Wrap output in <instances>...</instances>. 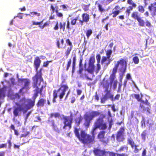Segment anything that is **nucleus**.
I'll use <instances>...</instances> for the list:
<instances>
[{"label": "nucleus", "instance_id": "nucleus-56", "mask_svg": "<svg viewBox=\"0 0 156 156\" xmlns=\"http://www.w3.org/2000/svg\"><path fill=\"white\" fill-rule=\"evenodd\" d=\"M13 121L16 124L18 125V126H20L21 124L20 122L15 119V117L13 118L12 119Z\"/></svg>", "mask_w": 156, "mask_h": 156}, {"label": "nucleus", "instance_id": "nucleus-12", "mask_svg": "<svg viewBox=\"0 0 156 156\" xmlns=\"http://www.w3.org/2000/svg\"><path fill=\"white\" fill-rule=\"evenodd\" d=\"M125 129L123 127H120L116 134V140L119 142H122L124 140V136Z\"/></svg>", "mask_w": 156, "mask_h": 156}, {"label": "nucleus", "instance_id": "nucleus-62", "mask_svg": "<svg viewBox=\"0 0 156 156\" xmlns=\"http://www.w3.org/2000/svg\"><path fill=\"white\" fill-rule=\"evenodd\" d=\"M147 151L145 149H144L142 153V156H146V155Z\"/></svg>", "mask_w": 156, "mask_h": 156}, {"label": "nucleus", "instance_id": "nucleus-57", "mask_svg": "<svg viewBox=\"0 0 156 156\" xmlns=\"http://www.w3.org/2000/svg\"><path fill=\"white\" fill-rule=\"evenodd\" d=\"M97 69H96V73H97L101 69V65L100 64V63H97Z\"/></svg>", "mask_w": 156, "mask_h": 156}, {"label": "nucleus", "instance_id": "nucleus-53", "mask_svg": "<svg viewBox=\"0 0 156 156\" xmlns=\"http://www.w3.org/2000/svg\"><path fill=\"white\" fill-rule=\"evenodd\" d=\"M135 98L139 101L142 98H140V95L139 94H134L133 95Z\"/></svg>", "mask_w": 156, "mask_h": 156}, {"label": "nucleus", "instance_id": "nucleus-18", "mask_svg": "<svg viewBox=\"0 0 156 156\" xmlns=\"http://www.w3.org/2000/svg\"><path fill=\"white\" fill-rule=\"evenodd\" d=\"M113 74V72H112V73L110 74L109 80L110 84L112 85L113 84V89L114 90H115L117 87L118 82L117 80H115V79L116 78V73H115V74Z\"/></svg>", "mask_w": 156, "mask_h": 156}, {"label": "nucleus", "instance_id": "nucleus-52", "mask_svg": "<svg viewBox=\"0 0 156 156\" xmlns=\"http://www.w3.org/2000/svg\"><path fill=\"white\" fill-rule=\"evenodd\" d=\"M52 60L47 61L46 62H44L43 63V66L44 67H47L50 62H52Z\"/></svg>", "mask_w": 156, "mask_h": 156}, {"label": "nucleus", "instance_id": "nucleus-35", "mask_svg": "<svg viewBox=\"0 0 156 156\" xmlns=\"http://www.w3.org/2000/svg\"><path fill=\"white\" fill-rule=\"evenodd\" d=\"M138 11L139 12L143 13L145 11L144 7L141 5H139L137 7Z\"/></svg>", "mask_w": 156, "mask_h": 156}, {"label": "nucleus", "instance_id": "nucleus-41", "mask_svg": "<svg viewBox=\"0 0 156 156\" xmlns=\"http://www.w3.org/2000/svg\"><path fill=\"white\" fill-rule=\"evenodd\" d=\"M152 16L154 17L156 15V6L151 9V10H149Z\"/></svg>", "mask_w": 156, "mask_h": 156}, {"label": "nucleus", "instance_id": "nucleus-27", "mask_svg": "<svg viewBox=\"0 0 156 156\" xmlns=\"http://www.w3.org/2000/svg\"><path fill=\"white\" fill-rule=\"evenodd\" d=\"M27 129L25 128H23L22 129V133H24L25 132L26 133L21 134L20 136V138L22 137H26L29 136L30 134V132L29 131H27Z\"/></svg>", "mask_w": 156, "mask_h": 156}, {"label": "nucleus", "instance_id": "nucleus-39", "mask_svg": "<svg viewBox=\"0 0 156 156\" xmlns=\"http://www.w3.org/2000/svg\"><path fill=\"white\" fill-rule=\"evenodd\" d=\"M30 16L34 17L35 15L37 16H40L41 15V14L40 13L37 12H30V14H29Z\"/></svg>", "mask_w": 156, "mask_h": 156}, {"label": "nucleus", "instance_id": "nucleus-5", "mask_svg": "<svg viewBox=\"0 0 156 156\" xmlns=\"http://www.w3.org/2000/svg\"><path fill=\"white\" fill-rule=\"evenodd\" d=\"M127 60L128 58H126L125 59H122L117 62L116 64L115 65L112 69V72H113V74L116 73L119 65L121 66V69L122 68H123V69L122 71V73L123 74L125 73L126 69Z\"/></svg>", "mask_w": 156, "mask_h": 156}, {"label": "nucleus", "instance_id": "nucleus-29", "mask_svg": "<svg viewBox=\"0 0 156 156\" xmlns=\"http://www.w3.org/2000/svg\"><path fill=\"white\" fill-rule=\"evenodd\" d=\"M76 55L75 53L73 54V61L72 63V72L74 73L75 70V66L76 64Z\"/></svg>", "mask_w": 156, "mask_h": 156}, {"label": "nucleus", "instance_id": "nucleus-49", "mask_svg": "<svg viewBox=\"0 0 156 156\" xmlns=\"http://www.w3.org/2000/svg\"><path fill=\"white\" fill-rule=\"evenodd\" d=\"M139 101L142 104H144L145 105H147L148 106H150V103L149 102L148 100L147 99H146L145 101H144L143 100H142V98H141L140 99V100Z\"/></svg>", "mask_w": 156, "mask_h": 156}, {"label": "nucleus", "instance_id": "nucleus-55", "mask_svg": "<svg viewBox=\"0 0 156 156\" xmlns=\"http://www.w3.org/2000/svg\"><path fill=\"white\" fill-rule=\"evenodd\" d=\"M107 98V97L104 96L103 97L101 98V102L102 103H105Z\"/></svg>", "mask_w": 156, "mask_h": 156}, {"label": "nucleus", "instance_id": "nucleus-19", "mask_svg": "<svg viewBox=\"0 0 156 156\" xmlns=\"http://www.w3.org/2000/svg\"><path fill=\"white\" fill-rule=\"evenodd\" d=\"M106 132L105 131H102L99 132L98 135V138L100 139V140L104 144H106L108 142V139L105 140V137Z\"/></svg>", "mask_w": 156, "mask_h": 156}, {"label": "nucleus", "instance_id": "nucleus-34", "mask_svg": "<svg viewBox=\"0 0 156 156\" xmlns=\"http://www.w3.org/2000/svg\"><path fill=\"white\" fill-rule=\"evenodd\" d=\"M51 126H52V128L55 131L58 130V129L57 126L55 124L54 121L52 120L51 121Z\"/></svg>", "mask_w": 156, "mask_h": 156}, {"label": "nucleus", "instance_id": "nucleus-32", "mask_svg": "<svg viewBox=\"0 0 156 156\" xmlns=\"http://www.w3.org/2000/svg\"><path fill=\"white\" fill-rule=\"evenodd\" d=\"M80 77L83 79L86 78L87 80H92V79L89 77L87 74L86 73H82V74H80Z\"/></svg>", "mask_w": 156, "mask_h": 156}, {"label": "nucleus", "instance_id": "nucleus-31", "mask_svg": "<svg viewBox=\"0 0 156 156\" xmlns=\"http://www.w3.org/2000/svg\"><path fill=\"white\" fill-rule=\"evenodd\" d=\"M50 21L49 20L46 21L42 26L39 25V27L41 29H43L45 27L49 26L50 25Z\"/></svg>", "mask_w": 156, "mask_h": 156}, {"label": "nucleus", "instance_id": "nucleus-22", "mask_svg": "<svg viewBox=\"0 0 156 156\" xmlns=\"http://www.w3.org/2000/svg\"><path fill=\"white\" fill-rule=\"evenodd\" d=\"M7 143L2 144H0V148H8L10 149L11 148L12 143L11 142V138L8 139L7 140Z\"/></svg>", "mask_w": 156, "mask_h": 156}, {"label": "nucleus", "instance_id": "nucleus-28", "mask_svg": "<svg viewBox=\"0 0 156 156\" xmlns=\"http://www.w3.org/2000/svg\"><path fill=\"white\" fill-rule=\"evenodd\" d=\"M139 107L142 109L143 112L146 111L147 113L148 114L150 113V109L148 107L146 108L143 105L141 104H140Z\"/></svg>", "mask_w": 156, "mask_h": 156}, {"label": "nucleus", "instance_id": "nucleus-3", "mask_svg": "<svg viewBox=\"0 0 156 156\" xmlns=\"http://www.w3.org/2000/svg\"><path fill=\"white\" fill-rule=\"evenodd\" d=\"M82 19L80 16L78 15L75 17H72L70 18V23L72 26L77 24L78 25L82 26L84 23H87L90 20V16L89 14L87 13H83L81 14Z\"/></svg>", "mask_w": 156, "mask_h": 156}, {"label": "nucleus", "instance_id": "nucleus-58", "mask_svg": "<svg viewBox=\"0 0 156 156\" xmlns=\"http://www.w3.org/2000/svg\"><path fill=\"white\" fill-rule=\"evenodd\" d=\"M97 63H100L101 59V56L100 54H98L96 56Z\"/></svg>", "mask_w": 156, "mask_h": 156}, {"label": "nucleus", "instance_id": "nucleus-23", "mask_svg": "<svg viewBox=\"0 0 156 156\" xmlns=\"http://www.w3.org/2000/svg\"><path fill=\"white\" fill-rule=\"evenodd\" d=\"M94 69V64H88V68H85L84 70L87 71L89 73L93 74Z\"/></svg>", "mask_w": 156, "mask_h": 156}, {"label": "nucleus", "instance_id": "nucleus-60", "mask_svg": "<svg viewBox=\"0 0 156 156\" xmlns=\"http://www.w3.org/2000/svg\"><path fill=\"white\" fill-rule=\"evenodd\" d=\"M66 28L68 30H70L72 28L71 26L70 25V23L69 21H67V24L66 25Z\"/></svg>", "mask_w": 156, "mask_h": 156}, {"label": "nucleus", "instance_id": "nucleus-13", "mask_svg": "<svg viewBox=\"0 0 156 156\" xmlns=\"http://www.w3.org/2000/svg\"><path fill=\"white\" fill-rule=\"evenodd\" d=\"M18 82L21 84H23V87L25 88V90H28L30 89V81L28 78H20L18 79Z\"/></svg>", "mask_w": 156, "mask_h": 156}, {"label": "nucleus", "instance_id": "nucleus-10", "mask_svg": "<svg viewBox=\"0 0 156 156\" xmlns=\"http://www.w3.org/2000/svg\"><path fill=\"white\" fill-rule=\"evenodd\" d=\"M72 116V114H71L70 116H63V122L64 124L63 127V129H66V127L67 126L68 127L69 129H71L73 120Z\"/></svg>", "mask_w": 156, "mask_h": 156}, {"label": "nucleus", "instance_id": "nucleus-46", "mask_svg": "<svg viewBox=\"0 0 156 156\" xmlns=\"http://www.w3.org/2000/svg\"><path fill=\"white\" fill-rule=\"evenodd\" d=\"M5 97V94L3 89H0V99L3 98Z\"/></svg>", "mask_w": 156, "mask_h": 156}, {"label": "nucleus", "instance_id": "nucleus-40", "mask_svg": "<svg viewBox=\"0 0 156 156\" xmlns=\"http://www.w3.org/2000/svg\"><path fill=\"white\" fill-rule=\"evenodd\" d=\"M83 119V118L81 116H80L78 118H76L75 119L76 123L77 125L79 126Z\"/></svg>", "mask_w": 156, "mask_h": 156}, {"label": "nucleus", "instance_id": "nucleus-16", "mask_svg": "<svg viewBox=\"0 0 156 156\" xmlns=\"http://www.w3.org/2000/svg\"><path fill=\"white\" fill-rule=\"evenodd\" d=\"M127 3L131 5L129 6V9H127L125 11L127 16H129L130 13V11L133 9L136 8L137 5L133 0H127Z\"/></svg>", "mask_w": 156, "mask_h": 156}, {"label": "nucleus", "instance_id": "nucleus-11", "mask_svg": "<svg viewBox=\"0 0 156 156\" xmlns=\"http://www.w3.org/2000/svg\"><path fill=\"white\" fill-rule=\"evenodd\" d=\"M41 62V61L39 57L37 56L35 58L34 61V66L35 69L36 73L34 76H35L37 74H41V77H42V69H41L39 71H37L38 69L40 66Z\"/></svg>", "mask_w": 156, "mask_h": 156}, {"label": "nucleus", "instance_id": "nucleus-45", "mask_svg": "<svg viewBox=\"0 0 156 156\" xmlns=\"http://www.w3.org/2000/svg\"><path fill=\"white\" fill-rule=\"evenodd\" d=\"M90 4L88 5H85L84 4L82 5V8L83 10L85 12H86L89 9V7Z\"/></svg>", "mask_w": 156, "mask_h": 156}, {"label": "nucleus", "instance_id": "nucleus-50", "mask_svg": "<svg viewBox=\"0 0 156 156\" xmlns=\"http://www.w3.org/2000/svg\"><path fill=\"white\" fill-rule=\"evenodd\" d=\"M156 6V2H154L153 3H151L149 5L148 7V9L149 10H151V9H153L154 7H155L154 6Z\"/></svg>", "mask_w": 156, "mask_h": 156}, {"label": "nucleus", "instance_id": "nucleus-38", "mask_svg": "<svg viewBox=\"0 0 156 156\" xmlns=\"http://www.w3.org/2000/svg\"><path fill=\"white\" fill-rule=\"evenodd\" d=\"M92 33L93 31L91 29H89L87 30L85 33L87 38H88Z\"/></svg>", "mask_w": 156, "mask_h": 156}, {"label": "nucleus", "instance_id": "nucleus-59", "mask_svg": "<svg viewBox=\"0 0 156 156\" xmlns=\"http://www.w3.org/2000/svg\"><path fill=\"white\" fill-rule=\"evenodd\" d=\"M58 22L57 21L56 22V24L55 25V26L54 27V29L55 30H57L58 29Z\"/></svg>", "mask_w": 156, "mask_h": 156}, {"label": "nucleus", "instance_id": "nucleus-61", "mask_svg": "<svg viewBox=\"0 0 156 156\" xmlns=\"http://www.w3.org/2000/svg\"><path fill=\"white\" fill-rule=\"evenodd\" d=\"M120 95L119 94H116L114 98V101L119 100L120 97Z\"/></svg>", "mask_w": 156, "mask_h": 156}, {"label": "nucleus", "instance_id": "nucleus-54", "mask_svg": "<svg viewBox=\"0 0 156 156\" xmlns=\"http://www.w3.org/2000/svg\"><path fill=\"white\" fill-rule=\"evenodd\" d=\"M125 149H126V150H128V147L121 146L119 149L118 151L120 152L122 151H124V150Z\"/></svg>", "mask_w": 156, "mask_h": 156}, {"label": "nucleus", "instance_id": "nucleus-47", "mask_svg": "<svg viewBox=\"0 0 156 156\" xmlns=\"http://www.w3.org/2000/svg\"><path fill=\"white\" fill-rule=\"evenodd\" d=\"M117 153L108 151L106 152V156H107V155L108 154L109 156H117Z\"/></svg>", "mask_w": 156, "mask_h": 156}, {"label": "nucleus", "instance_id": "nucleus-1", "mask_svg": "<svg viewBox=\"0 0 156 156\" xmlns=\"http://www.w3.org/2000/svg\"><path fill=\"white\" fill-rule=\"evenodd\" d=\"M97 129L94 126L91 131L92 136L87 134L83 130H82L80 134H79V129L76 128H75L74 132L76 136L80 141L84 144H88L94 142L95 136L96 134V130Z\"/></svg>", "mask_w": 156, "mask_h": 156}, {"label": "nucleus", "instance_id": "nucleus-8", "mask_svg": "<svg viewBox=\"0 0 156 156\" xmlns=\"http://www.w3.org/2000/svg\"><path fill=\"white\" fill-rule=\"evenodd\" d=\"M102 117L98 118L94 123V126L98 128H101L102 130H105L107 128L106 124L104 122L103 118L105 117L104 115H102Z\"/></svg>", "mask_w": 156, "mask_h": 156}, {"label": "nucleus", "instance_id": "nucleus-17", "mask_svg": "<svg viewBox=\"0 0 156 156\" xmlns=\"http://www.w3.org/2000/svg\"><path fill=\"white\" fill-rule=\"evenodd\" d=\"M65 81H66L65 80H63L62 81V83L60 85V88H63V89L62 90L61 92L58 95V97L60 99H62L63 98L65 94V92L69 89V87L67 85H64L63 84L65 82Z\"/></svg>", "mask_w": 156, "mask_h": 156}, {"label": "nucleus", "instance_id": "nucleus-36", "mask_svg": "<svg viewBox=\"0 0 156 156\" xmlns=\"http://www.w3.org/2000/svg\"><path fill=\"white\" fill-rule=\"evenodd\" d=\"M66 22H60L59 28L60 29H62L63 31H64L65 29Z\"/></svg>", "mask_w": 156, "mask_h": 156}, {"label": "nucleus", "instance_id": "nucleus-42", "mask_svg": "<svg viewBox=\"0 0 156 156\" xmlns=\"http://www.w3.org/2000/svg\"><path fill=\"white\" fill-rule=\"evenodd\" d=\"M112 53V51L111 49L108 50L106 51V55L108 59H110Z\"/></svg>", "mask_w": 156, "mask_h": 156}, {"label": "nucleus", "instance_id": "nucleus-7", "mask_svg": "<svg viewBox=\"0 0 156 156\" xmlns=\"http://www.w3.org/2000/svg\"><path fill=\"white\" fill-rule=\"evenodd\" d=\"M131 17L133 19L137 20L138 22V25L140 26H144V21L142 19L140 14L137 11H133L131 14Z\"/></svg>", "mask_w": 156, "mask_h": 156}, {"label": "nucleus", "instance_id": "nucleus-24", "mask_svg": "<svg viewBox=\"0 0 156 156\" xmlns=\"http://www.w3.org/2000/svg\"><path fill=\"white\" fill-rule=\"evenodd\" d=\"M46 101L45 99L43 98H40L36 104V106L38 107H43Z\"/></svg>", "mask_w": 156, "mask_h": 156}, {"label": "nucleus", "instance_id": "nucleus-51", "mask_svg": "<svg viewBox=\"0 0 156 156\" xmlns=\"http://www.w3.org/2000/svg\"><path fill=\"white\" fill-rule=\"evenodd\" d=\"M71 59L70 58L68 61L66 65V70L68 71L71 66Z\"/></svg>", "mask_w": 156, "mask_h": 156}, {"label": "nucleus", "instance_id": "nucleus-63", "mask_svg": "<svg viewBox=\"0 0 156 156\" xmlns=\"http://www.w3.org/2000/svg\"><path fill=\"white\" fill-rule=\"evenodd\" d=\"M83 69L82 66L79 67V69L78 70V73L80 74H82Z\"/></svg>", "mask_w": 156, "mask_h": 156}, {"label": "nucleus", "instance_id": "nucleus-4", "mask_svg": "<svg viewBox=\"0 0 156 156\" xmlns=\"http://www.w3.org/2000/svg\"><path fill=\"white\" fill-rule=\"evenodd\" d=\"M100 112L98 111H92L89 113L88 114H86L84 116L85 119V122L84 125L87 128L88 127L91 121L95 117L99 115Z\"/></svg>", "mask_w": 156, "mask_h": 156}, {"label": "nucleus", "instance_id": "nucleus-43", "mask_svg": "<svg viewBox=\"0 0 156 156\" xmlns=\"http://www.w3.org/2000/svg\"><path fill=\"white\" fill-rule=\"evenodd\" d=\"M146 132V130H144L143 131V132L142 133H141V139L142 140H143L144 141H145L146 140V136L147 135Z\"/></svg>", "mask_w": 156, "mask_h": 156}, {"label": "nucleus", "instance_id": "nucleus-20", "mask_svg": "<svg viewBox=\"0 0 156 156\" xmlns=\"http://www.w3.org/2000/svg\"><path fill=\"white\" fill-rule=\"evenodd\" d=\"M120 7L118 5H116L112 9V11L110 15H112V16L113 18L115 17L120 12Z\"/></svg>", "mask_w": 156, "mask_h": 156}, {"label": "nucleus", "instance_id": "nucleus-48", "mask_svg": "<svg viewBox=\"0 0 156 156\" xmlns=\"http://www.w3.org/2000/svg\"><path fill=\"white\" fill-rule=\"evenodd\" d=\"M133 61L135 64H137L139 62V60L137 56H135L133 58Z\"/></svg>", "mask_w": 156, "mask_h": 156}, {"label": "nucleus", "instance_id": "nucleus-2", "mask_svg": "<svg viewBox=\"0 0 156 156\" xmlns=\"http://www.w3.org/2000/svg\"><path fill=\"white\" fill-rule=\"evenodd\" d=\"M33 80L32 87L35 89L34 91V93L32 98L33 100L35 101V99L37 97L38 94L42 95L43 89L46 86V83L44 82L43 77H41V74H37L32 78Z\"/></svg>", "mask_w": 156, "mask_h": 156}, {"label": "nucleus", "instance_id": "nucleus-37", "mask_svg": "<svg viewBox=\"0 0 156 156\" xmlns=\"http://www.w3.org/2000/svg\"><path fill=\"white\" fill-rule=\"evenodd\" d=\"M95 62V59L94 55H92L90 57L89 59L88 64H94Z\"/></svg>", "mask_w": 156, "mask_h": 156}, {"label": "nucleus", "instance_id": "nucleus-14", "mask_svg": "<svg viewBox=\"0 0 156 156\" xmlns=\"http://www.w3.org/2000/svg\"><path fill=\"white\" fill-rule=\"evenodd\" d=\"M127 141L128 143L130 145L131 148L133 150L134 153H138L141 150V148L139 149L138 148V145L135 144L134 141L131 138H127Z\"/></svg>", "mask_w": 156, "mask_h": 156}, {"label": "nucleus", "instance_id": "nucleus-15", "mask_svg": "<svg viewBox=\"0 0 156 156\" xmlns=\"http://www.w3.org/2000/svg\"><path fill=\"white\" fill-rule=\"evenodd\" d=\"M66 42L68 45L69 46L65 51V55L67 58H68L73 48V45L72 42L71 41L69 38L66 40Z\"/></svg>", "mask_w": 156, "mask_h": 156}, {"label": "nucleus", "instance_id": "nucleus-6", "mask_svg": "<svg viewBox=\"0 0 156 156\" xmlns=\"http://www.w3.org/2000/svg\"><path fill=\"white\" fill-rule=\"evenodd\" d=\"M21 101L23 103H26L24 105L23 104L22 105H23V108L24 109V112H27L28 110L32 108L35 105V101L32 100L30 99H22L21 100Z\"/></svg>", "mask_w": 156, "mask_h": 156}, {"label": "nucleus", "instance_id": "nucleus-44", "mask_svg": "<svg viewBox=\"0 0 156 156\" xmlns=\"http://www.w3.org/2000/svg\"><path fill=\"white\" fill-rule=\"evenodd\" d=\"M141 126L142 127L145 128L146 127L145 119L144 117H142L141 121Z\"/></svg>", "mask_w": 156, "mask_h": 156}, {"label": "nucleus", "instance_id": "nucleus-9", "mask_svg": "<svg viewBox=\"0 0 156 156\" xmlns=\"http://www.w3.org/2000/svg\"><path fill=\"white\" fill-rule=\"evenodd\" d=\"M17 107L14 106L13 107V113L14 115V118L19 116L20 115V113L21 112H23V114L26 113L24 112L23 105L18 103H16Z\"/></svg>", "mask_w": 156, "mask_h": 156}, {"label": "nucleus", "instance_id": "nucleus-26", "mask_svg": "<svg viewBox=\"0 0 156 156\" xmlns=\"http://www.w3.org/2000/svg\"><path fill=\"white\" fill-rule=\"evenodd\" d=\"M59 39V38L57 39L56 42V44L57 47L58 48H61L63 47V45L64 43V41L63 39H62L61 40V44H60V43Z\"/></svg>", "mask_w": 156, "mask_h": 156}, {"label": "nucleus", "instance_id": "nucleus-21", "mask_svg": "<svg viewBox=\"0 0 156 156\" xmlns=\"http://www.w3.org/2000/svg\"><path fill=\"white\" fill-rule=\"evenodd\" d=\"M105 82V83H104L103 84V87L105 89V92H106L104 96L108 98L110 95V91L108 90L109 83H108V81L106 80Z\"/></svg>", "mask_w": 156, "mask_h": 156}, {"label": "nucleus", "instance_id": "nucleus-25", "mask_svg": "<svg viewBox=\"0 0 156 156\" xmlns=\"http://www.w3.org/2000/svg\"><path fill=\"white\" fill-rule=\"evenodd\" d=\"M60 90V88H59L57 90H55L53 91V99L52 101L53 103L56 102V99L58 97V93Z\"/></svg>", "mask_w": 156, "mask_h": 156}, {"label": "nucleus", "instance_id": "nucleus-30", "mask_svg": "<svg viewBox=\"0 0 156 156\" xmlns=\"http://www.w3.org/2000/svg\"><path fill=\"white\" fill-rule=\"evenodd\" d=\"M49 115L50 118L53 117H54L55 118H59L61 117L60 114L58 112L51 113Z\"/></svg>", "mask_w": 156, "mask_h": 156}, {"label": "nucleus", "instance_id": "nucleus-64", "mask_svg": "<svg viewBox=\"0 0 156 156\" xmlns=\"http://www.w3.org/2000/svg\"><path fill=\"white\" fill-rule=\"evenodd\" d=\"M108 59L107 57H106L105 56H103L102 57V59L101 61V62L102 63H103L104 62L106 61Z\"/></svg>", "mask_w": 156, "mask_h": 156}, {"label": "nucleus", "instance_id": "nucleus-33", "mask_svg": "<svg viewBox=\"0 0 156 156\" xmlns=\"http://www.w3.org/2000/svg\"><path fill=\"white\" fill-rule=\"evenodd\" d=\"M98 7L99 11L101 13L104 12L106 11L102 5L98 3Z\"/></svg>", "mask_w": 156, "mask_h": 156}]
</instances>
